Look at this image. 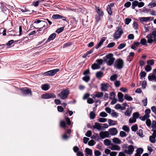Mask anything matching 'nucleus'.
I'll list each match as a JSON object with an SVG mask.
<instances>
[{
    "mask_svg": "<svg viewBox=\"0 0 156 156\" xmlns=\"http://www.w3.org/2000/svg\"><path fill=\"white\" fill-rule=\"evenodd\" d=\"M147 38V42L151 44L152 43H156V31L154 30L152 33L150 34L146 37Z\"/></svg>",
    "mask_w": 156,
    "mask_h": 156,
    "instance_id": "nucleus-1",
    "label": "nucleus"
},
{
    "mask_svg": "<svg viewBox=\"0 0 156 156\" xmlns=\"http://www.w3.org/2000/svg\"><path fill=\"white\" fill-rule=\"evenodd\" d=\"M104 61L108 66H111L114 63L115 58L113 57L112 54H109L103 57Z\"/></svg>",
    "mask_w": 156,
    "mask_h": 156,
    "instance_id": "nucleus-2",
    "label": "nucleus"
},
{
    "mask_svg": "<svg viewBox=\"0 0 156 156\" xmlns=\"http://www.w3.org/2000/svg\"><path fill=\"white\" fill-rule=\"evenodd\" d=\"M124 65V61L121 58L117 59L115 62L114 66L117 69H122Z\"/></svg>",
    "mask_w": 156,
    "mask_h": 156,
    "instance_id": "nucleus-3",
    "label": "nucleus"
},
{
    "mask_svg": "<svg viewBox=\"0 0 156 156\" xmlns=\"http://www.w3.org/2000/svg\"><path fill=\"white\" fill-rule=\"evenodd\" d=\"M117 28V30L115 32L113 35L115 39L119 38L123 33V30L120 27H119Z\"/></svg>",
    "mask_w": 156,
    "mask_h": 156,
    "instance_id": "nucleus-4",
    "label": "nucleus"
},
{
    "mask_svg": "<svg viewBox=\"0 0 156 156\" xmlns=\"http://www.w3.org/2000/svg\"><path fill=\"white\" fill-rule=\"evenodd\" d=\"M125 147L126 148H127L128 149H126L124 151V153L128 154L131 155L132 154L134 151V148L133 146L132 145H129L127 147L126 144L125 145Z\"/></svg>",
    "mask_w": 156,
    "mask_h": 156,
    "instance_id": "nucleus-5",
    "label": "nucleus"
},
{
    "mask_svg": "<svg viewBox=\"0 0 156 156\" xmlns=\"http://www.w3.org/2000/svg\"><path fill=\"white\" fill-rule=\"evenodd\" d=\"M69 93V91L66 89L62 91L58 94V96L62 99H64L66 98Z\"/></svg>",
    "mask_w": 156,
    "mask_h": 156,
    "instance_id": "nucleus-6",
    "label": "nucleus"
},
{
    "mask_svg": "<svg viewBox=\"0 0 156 156\" xmlns=\"http://www.w3.org/2000/svg\"><path fill=\"white\" fill-rule=\"evenodd\" d=\"M144 5V3L143 2H139L138 1L135 0L132 2V8L134 9L135 7L137 6L139 8H141Z\"/></svg>",
    "mask_w": 156,
    "mask_h": 156,
    "instance_id": "nucleus-7",
    "label": "nucleus"
},
{
    "mask_svg": "<svg viewBox=\"0 0 156 156\" xmlns=\"http://www.w3.org/2000/svg\"><path fill=\"white\" fill-rule=\"evenodd\" d=\"M56 98L55 95L52 93H46L43 94L41 96V98L44 99H48L52 98Z\"/></svg>",
    "mask_w": 156,
    "mask_h": 156,
    "instance_id": "nucleus-8",
    "label": "nucleus"
},
{
    "mask_svg": "<svg viewBox=\"0 0 156 156\" xmlns=\"http://www.w3.org/2000/svg\"><path fill=\"white\" fill-rule=\"evenodd\" d=\"M59 69H57L53 70H51L45 72L44 73V75L52 76L55 75L57 72L59 71Z\"/></svg>",
    "mask_w": 156,
    "mask_h": 156,
    "instance_id": "nucleus-9",
    "label": "nucleus"
},
{
    "mask_svg": "<svg viewBox=\"0 0 156 156\" xmlns=\"http://www.w3.org/2000/svg\"><path fill=\"white\" fill-rule=\"evenodd\" d=\"M22 94L23 95H27L28 94H31V90L27 88L23 87L20 89Z\"/></svg>",
    "mask_w": 156,
    "mask_h": 156,
    "instance_id": "nucleus-10",
    "label": "nucleus"
},
{
    "mask_svg": "<svg viewBox=\"0 0 156 156\" xmlns=\"http://www.w3.org/2000/svg\"><path fill=\"white\" fill-rule=\"evenodd\" d=\"M108 84L102 83L101 84V89L102 91H107V89L109 87Z\"/></svg>",
    "mask_w": 156,
    "mask_h": 156,
    "instance_id": "nucleus-11",
    "label": "nucleus"
},
{
    "mask_svg": "<svg viewBox=\"0 0 156 156\" xmlns=\"http://www.w3.org/2000/svg\"><path fill=\"white\" fill-rule=\"evenodd\" d=\"M110 134L112 135H115L118 133V131L116 128H112L109 130Z\"/></svg>",
    "mask_w": 156,
    "mask_h": 156,
    "instance_id": "nucleus-12",
    "label": "nucleus"
},
{
    "mask_svg": "<svg viewBox=\"0 0 156 156\" xmlns=\"http://www.w3.org/2000/svg\"><path fill=\"white\" fill-rule=\"evenodd\" d=\"M106 39V37H103L101 39V40L99 42L98 44L96 46L95 48L97 49H98L99 47H100L101 45L102 44L103 42L105 41Z\"/></svg>",
    "mask_w": 156,
    "mask_h": 156,
    "instance_id": "nucleus-13",
    "label": "nucleus"
},
{
    "mask_svg": "<svg viewBox=\"0 0 156 156\" xmlns=\"http://www.w3.org/2000/svg\"><path fill=\"white\" fill-rule=\"evenodd\" d=\"M1 4L0 8L2 9V11L5 13L8 10V9L6 7V4L5 3L3 2L1 3Z\"/></svg>",
    "mask_w": 156,
    "mask_h": 156,
    "instance_id": "nucleus-14",
    "label": "nucleus"
},
{
    "mask_svg": "<svg viewBox=\"0 0 156 156\" xmlns=\"http://www.w3.org/2000/svg\"><path fill=\"white\" fill-rule=\"evenodd\" d=\"M96 10L99 16H102L104 15V13L102 10L100 9L99 7H96Z\"/></svg>",
    "mask_w": 156,
    "mask_h": 156,
    "instance_id": "nucleus-15",
    "label": "nucleus"
},
{
    "mask_svg": "<svg viewBox=\"0 0 156 156\" xmlns=\"http://www.w3.org/2000/svg\"><path fill=\"white\" fill-rule=\"evenodd\" d=\"M56 36V34L55 33H53L51 34L45 43H47L49 41L53 40L55 37Z\"/></svg>",
    "mask_w": 156,
    "mask_h": 156,
    "instance_id": "nucleus-16",
    "label": "nucleus"
},
{
    "mask_svg": "<svg viewBox=\"0 0 156 156\" xmlns=\"http://www.w3.org/2000/svg\"><path fill=\"white\" fill-rule=\"evenodd\" d=\"M108 127V126L107 123L104 124L103 126H102L99 124H98V126L96 128L98 130H104V128H107Z\"/></svg>",
    "mask_w": 156,
    "mask_h": 156,
    "instance_id": "nucleus-17",
    "label": "nucleus"
},
{
    "mask_svg": "<svg viewBox=\"0 0 156 156\" xmlns=\"http://www.w3.org/2000/svg\"><path fill=\"white\" fill-rule=\"evenodd\" d=\"M151 18L150 17H142L140 18V20L141 21L147 22L149 21H151L154 19V18L152 17V19L151 20Z\"/></svg>",
    "mask_w": 156,
    "mask_h": 156,
    "instance_id": "nucleus-18",
    "label": "nucleus"
},
{
    "mask_svg": "<svg viewBox=\"0 0 156 156\" xmlns=\"http://www.w3.org/2000/svg\"><path fill=\"white\" fill-rule=\"evenodd\" d=\"M39 23H41L42 25H43V27H45V24H47V23L45 21L39 20H35V21L34 23V24Z\"/></svg>",
    "mask_w": 156,
    "mask_h": 156,
    "instance_id": "nucleus-19",
    "label": "nucleus"
},
{
    "mask_svg": "<svg viewBox=\"0 0 156 156\" xmlns=\"http://www.w3.org/2000/svg\"><path fill=\"white\" fill-rule=\"evenodd\" d=\"M132 109L131 108H127L126 111L125 112V115L128 116H130V114H131Z\"/></svg>",
    "mask_w": 156,
    "mask_h": 156,
    "instance_id": "nucleus-20",
    "label": "nucleus"
},
{
    "mask_svg": "<svg viewBox=\"0 0 156 156\" xmlns=\"http://www.w3.org/2000/svg\"><path fill=\"white\" fill-rule=\"evenodd\" d=\"M148 78L149 81H156V76L154 74H152L151 75H149Z\"/></svg>",
    "mask_w": 156,
    "mask_h": 156,
    "instance_id": "nucleus-21",
    "label": "nucleus"
},
{
    "mask_svg": "<svg viewBox=\"0 0 156 156\" xmlns=\"http://www.w3.org/2000/svg\"><path fill=\"white\" fill-rule=\"evenodd\" d=\"M118 98L119 99V101L120 102H122L123 101V94L121 92H119L118 94Z\"/></svg>",
    "mask_w": 156,
    "mask_h": 156,
    "instance_id": "nucleus-22",
    "label": "nucleus"
},
{
    "mask_svg": "<svg viewBox=\"0 0 156 156\" xmlns=\"http://www.w3.org/2000/svg\"><path fill=\"white\" fill-rule=\"evenodd\" d=\"M151 112V110L150 109H146L145 111V115L143 116H140V117H149L150 115H149V113H150Z\"/></svg>",
    "mask_w": 156,
    "mask_h": 156,
    "instance_id": "nucleus-23",
    "label": "nucleus"
},
{
    "mask_svg": "<svg viewBox=\"0 0 156 156\" xmlns=\"http://www.w3.org/2000/svg\"><path fill=\"white\" fill-rule=\"evenodd\" d=\"M110 149L112 150H115L119 151L120 148L119 146L115 145L112 146L110 148Z\"/></svg>",
    "mask_w": 156,
    "mask_h": 156,
    "instance_id": "nucleus-24",
    "label": "nucleus"
},
{
    "mask_svg": "<svg viewBox=\"0 0 156 156\" xmlns=\"http://www.w3.org/2000/svg\"><path fill=\"white\" fill-rule=\"evenodd\" d=\"M41 88L43 90L47 91L49 89L50 87L47 84H44L42 86Z\"/></svg>",
    "mask_w": 156,
    "mask_h": 156,
    "instance_id": "nucleus-25",
    "label": "nucleus"
},
{
    "mask_svg": "<svg viewBox=\"0 0 156 156\" xmlns=\"http://www.w3.org/2000/svg\"><path fill=\"white\" fill-rule=\"evenodd\" d=\"M140 43L143 45H144L146 46H147L146 40L144 38H143L140 40Z\"/></svg>",
    "mask_w": 156,
    "mask_h": 156,
    "instance_id": "nucleus-26",
    "label": "nucleus"
},
{
    "mask_svg": "<svg viewBox=\"0 0 156 156\" xmlns=\"http://www.w3.org/2000/svg\"><path fill=\"white\" fill-rule=\"evenodd\" d=\"M85 151L87 153V154H88L90 156H92V150L91 149H90L88 148H86L85 149Z\"/></svg>",
    "mask_w": 156,
    "mask_h": 156,
    "instance_id": "nucleus-27",
    "label": "nucleus"
},
{
    "mask_svg": "<svg viewBox=\"0 0 156 156\" xmlns=\"http://www.w3.org/2000/svg\"><path fill=\"white\" fill-rule=\"evenodd\" d=\"M113 142L115 144H120L121 142V140L117 137L114 138L113 140Z\"/></svg>",
    "mask_w": 156,
    "mask_h": 156,
    "instance_id": "nucleus-28",
    "label": "nucleus"
},
{
    "mask_svg": "<svg viewBox=\"0 0 156 156\" xmlns=\"http://www.w3.org/2000/svg\"><path fill=\"white\" fill-rule=\"evenodd\" d=\"M52 18L54 19H57L60 18H62V16L59 14H55L53 15L52 16Z\"/></svg>",
    "mask_w": 156,
    "mask_h": 156,
    "instance_id": "nucleus-29",
    "label": "nucleus"
},
{
    "mask_svg": "<svg viewBox=\"0 0 156 156\" xmlns=\"http://www.w3.org/2000/svg\"><path fill=\"white\" fill-rule=\"evenodd\" d=\"M91 67L93 69L95 70L99 69L100 66H99L96 63H94L92 65Z\"/></svg>",
    "mask_w": 156,
    "mask_h": 156,
    "instance_id": "nucleus-30",
    "label": "nucleus"
},
{
    "mask_svg": "<svg viewBox=\"0 0 156 156\" xmlns=\"http://www.w3.org/2000/svg\"><path fill=\"white\" fill-rule=\"evenodd\" d=\"M124 98L126 100L128 101H131L133 100V98L130 96H129L128 94H125L124 96Z\"/></svg>",
    "mask_w": 156,
    "mask_h": 156,
    "instance_id": "nucleus-31",
    "label": "nucleus"
},
{
    "mask_svg": "<svg viewBox=\"0 0 156 156\" xmlns=\"http://www.w3.org/2000/svg\"><path fill=\"white\" fill-rule=\"evenodd\" d=\"M103 75V73L101 71H99L96 73V77L98 78L101 77Z\"/></svg>",
    "mask_w": 156,
    "mask_h": 156,
    "instance_id": "nucleus-32",
    "label": "nucleus"
},
{
    "mask_svg": "<svg viewBox=\"0 0 156 156\" xmlns=\"http://www.w3.org/2000/svg\"><path fill=\"white\" fill-rule=\"evenodd\" d=\"M104 144L107 146L110 145L111 144V142L108 139H105L104 141Z\"/></svg>",
    "mask_w": 156,
    "mask_h": 156,
    "instance_id": "nucleus-33",
    "label": "nucleus"
},
{
    "mask_svg": "<svg viewBox=\"0 0 156 156\" xmlns=\"http://www.w3.org/2000/svg\"><path fill=\"white\" fill-rule=\"evenodd\" d=\"M132 131L136 132L138 129V126L137 124H135L132 126L131 127Z\"/></svg>",
    "mask_w": 156,
    "mask_h": 156,
    "instance_id": "nucleus-34",
    "label": "nucleus"
},
{
    "mask_svg": "<svg viewBox=\"0 0 156 156\" xmlns=\"http://www.w3.org/2000/svg\"><path fill=\"white\" fill-rule=\"evenodd\" d=\"M156 137L152 136H150L149 137L150 141L152 143H154L155 141Z\"/></svg>",
    "mask_w": 156,
    "mask_h": 156,
    "instance_id": "nucleus-35",
    "label": "nucleus"
},
{
    "mask_svg": "<svg viewBox=\"0 0 156 156\" xmlns=\"http://www.w3.org/2000/svg\"><path fill=\"white\" fill-rule=\"evenodd\" d=\"M103 60L102 59H97L96 60V64L99 66L103 64Z\"/></svg>",
    "mask_w": 156,
    "mask_h": 156,
    "instance_id": "nucleus-36",
    "label": "nucleus"
},
{
    "mask_svg": "<svg viewBox=\"0 0 156 156\" xmlns=\"http://www.w3.org/2000/svg\"><path fill=\"white\" fill-rule=\"evenodd\" d=\"M140 79H142L143 77H144L146 76V73L144 71H141L140 74Z\"/></svg>",
    "mask_w": 156,
    "mask_h": 156,
    "instance_id": "nucleus-37",
    "label": "nucleus"
},
{
    "mask_svg": "<svg viewBox=\"0 0 156 156\" xmlns=\"http://www.w3.org/2000/svg\"><path fill=\"white\" fill-rule=\"evenodd\" d=\"M97 98H101L103 96V93L102 92H97L96 93Z\"/></svg>",
    "mask_w": 156,
    "mask_h": 156,
    "instance_id": "nucleus-38",
    "label": "nucleus"
},
{
    "mask_svg": "<svg viewBox=\"0 0 156 156\" xmlns=\"http://www.w3.org/2000/svg\"><path fill=\"white\" fill-rule=\"evenodd\" d=\"M140 83L142 86V88L144 89H145L147 85V82L145 81H143L142 82L140 81Z\"/></svg>",
    "mask_w": 156,
    "mask_h": 156,
    "instance_id": "nucleus-39",
    "label": "nucleus"
},
{
    "mask_svg": "<svg viewBox=\"0 0 156 156\" xmlns=\"http://www.w3.org/2000/svg\"><path fill=\"white\" fill-rule=\"evenodd\" d=\"M117 78L116 74H114L111 76L110 77V80L111 81H113L116 80Z\"/></svg>",
    "mask_w": 156,
    "mask_h": 156,
    "instance_id": "nucleus-40",
    "label": "nucleus"
},
{
    "mask_svg": "<svg viewBox=\"0 0 156 156\" xmlns=\"http://www.w3.org/2000/svg\"><path fill=\"white\" fill-rule=\"evenodd\" d=\"M122 129L127 132H129V127L126 125L123 126L122 128Z\"/></svg>",
    "mask_w": 156,
    "mask_h": 156,
    "instance_id": "nucleus-41",
    "label": "nucleus"
},
{
    "mask_svg": "<svg viewBox=\"0 0 156 156\" xmlns=\"http://www.w3.org/2000/svg\"><path fill=\"white\" fill-rule=\"evenodd\" d=\"M108 122L110 126L115 125L116 124L115 122L110 119L108 120Z\"/></svg>",
    "mask_w": 156,
    "mask_h": 156,
    "instance_id": "nucleus-42",
    "label": "nucleus"
},
{
    "mask_svg": "<svg viewBox=\"0 0 156 156\" xmlns=\"http://www.w3.org/2000/svg\"><path fill=\"white\" fill-rule=\"evenodd\" d=\"M106 10L108 13L110 15H111L112 12L111 8H110L109 6H107L106 8Z\"/></svg>",
    "mask_w": 156,
    "mask_h": 156,
    "instance_id": "nucleus-43",
    "label": "nucleus"
},
{
    "mask_svg": "<svg viewBox=\"0 0 156 156\" xmlns=\"http://www.w3.org/2000/svg\"><path fill=\"white\" fill-rule=\"evenodd\" d=\"M66 126V122L63 121H60V126L61 127H62L64 129L65 128Z\"/></svg>",
    "mask_w": 156,
    "mask_h": 156,
    "instance_id": "nucleus-44",
    "label": "nucleus"
},
{
    "mask_svg": "<svg viewBox=\"0 0 156 156\" xmlns=\"http://www.w3.org/2000/svg\"><path fill=\"white\" fill-rule=\"evenodd\" d=\"M137 134L141 137H143V133L142 130L141 129H139L137 132Z\"/></svg>",
    "mask_w": 156,
    "mask_h": 156,
    "instance_id": "nucleus-45",
    "label": "nucleus"
},
{
    "mask_svg": "<svg viewBox=\"0 0 156 156\" xmlns=\"http://www.w3.org/2000/svg\"><path fill=\"white\" fill-rule=\"evenodd\" d=\"M130 118L129 120V122L130 123H134L136 121V118Z\"/></svg>",
    "mask_w": 156,
    "mask_h": 156,
    "instance_id": "nucleus-46",
    "label": "nucleus"
},
{
    "mask_svg": "<svg viewBox=\"0 0 156 156\" xmlns=\"http://www.w3.org/2000/svg\"><path fill=\"white\" fill-rule=\"evenodd\" d=\"M83 80L86 82H88L90 80V77L89 76H86L82 78Z\"/></svg>",
    "mask_w": 156,
    "mask_h": 156,
    "instance_id": "nucleus-47",
    "label": "nucleus"
},
{
    "mask_svg": "<svg viewBox=\"0 0 156 156\" xmlns=\"http://www.w3.org/2000/svg\"><path fill=\"white\" fill-rule=\"evenodd\" d=\"M126 45V44L125 43H121L119 44L117 48L119 49H121L123 48Z\"/></svg>",
    "mask_w": 156,
    "mask_h": 156,
    "instance_id": "nucleus-48",
    "label": "nucleus"
},
{
    "mask_svg": "<svg viewBox=\"0 0 156 156\" xmlns=\"http://www.w3.org/2000/svg\"><path fill=\"white\" fill-rule=\"evenodd\" d=\"M95 156H99L101 154V152L99 151L94 150V151Z\"/></svg>",
    "mask_w": 156,
    "mask_h": 156,
    "instance_id": "nucleus-49",
    "label": "nucleus"
},
{
    "mask_svg": "<svg viewBox=\"0 0 156 156\" xmlns=\"http://www.w3.org/2000/svg\"><path fill=\"white\" fill-rule=\"evenodd\" d=\"M145 70L147 72L150 71L151 70V67L149 65H147L145 67Z\"/></svg>",
    "mask_w": 156,
    "mask_h": 156,
    "instance_id": "nucleus-50",
    "label": "nucleus"
},
{
    "mask_svg": "<svg viewBox=\"0 0 156 156\" xmlns=\"http://www.w3.org/2000/svg\"><path fill=\"white\" fill-rule=\"evenodd\" d=\"M111 114V115L114 117H117L118 116V114L114 110H112Z\"/></svg>",
    "mask_w": 156,
    "mask_h": 156,
    "instance_id": "nucleus-51",
    "label": "nucleus"
},
{
    "mask_svg": "<svg viewBox=\"0 0 156 156\" xmlns=\"http://www.w3.org/2000/svg\"><path fill=\"white\" fill-rule=\"evenodd\" d=\"M120 135L121 137H123L126 136L127 135L125 132L123 131H121L120 132Z\"/></svg>",
    "mask_w": 156,
    "mask_h": 156,
    "instance_id": "nucleus-52",
    "label": "nucleus"
},
{
    "mask_svg": "<svg viewBox=\"0 0 156 156\" xmlns=\"http://www.w3.org/2000/svg\"><path fill=\"white\" fill-rule=\"evenodd\" d=\"M115 45V42H112L109 43L107 46V48H111L114 46Z\"/></svg>",
    "mask_w": 156,
    "mask_h": 156,
    "instance_id": "nucleus-53",
    "label": "nucleus"
},
{
    "mask_svg": "<svg viewBox=\"0 0 156 156\" xmlns=\"http://www.w3.org/2000/svg\"><path fill=\"white\" fill-rule=\"evenodd\" d=\"M136 151L137 153H138L141 154L143 152V149L141 148H138L136 150Z\"/></svg>",
    "mask_w": 156,
    "mask_h": 156,
    "instance_id": "nucleus-54",
    "label": "nucleus"
},
{
    "mask_svg": "<svg viewBox=\"0 0 156 156\" xmlns=\"http://www.w3.org/2000/svg\"><path fill=\"white\" fill-rule=\"evenodd\" d=\"M155 2H156L155 1ZM148 6H150V7L151 8L155 7L156 6V3L155 2H150L148 4Z\"/></svg>",
    "mask_w": 156,
    "mask_h": 156,
    "instance_id": "nucleus-55",
    "label": "nucleus"
},
{
    "mask_svg": "<svg viewBox=\"0 0 156 156\" xmlns=\"http://www.w3.org/2000/svg\"><path fill=\"white\" fill-rule=\"evenodd\" d=\"M146 123L148 126L150 127L151 125V121L150 119H147L146 120Z\"/></svg>",
    "mask_w": 156,
    "mask_h": 156,
    "instance_id": "nucleus-56",
    "label": "nucleus"
},
{
    "mask_svg": "<svg viewBox=\"0 0 156 156\" xmlns=\"http://www.w3.org/2000/svg\"><path fill=\"white\" fill-rule=\"evenodd\" d=\"M64 28L63 27H61L58 29L56 30V32L58 34H59L62 32L64 30Z\"/></svg>",
    "mask_w": 156,
    "mask_h": 156,
    "instance_id": "nucleus-57",
    "label": "nucleus"
},
{
    "mask_svg": "<svg viewBox=\"0 0 156 156\" xmlns=\"http://www.w3.org/2000/svg\"><path fill=\"white\" fill-rule=\"evenodd\" d=\"M92 135L91 131L90 130L87 131L85 134V135L86 136L90 137Z\"/></svg>",
    "mask_w": 156,
    "mask_h": 156,
    "instance_id": "nucleus-58",
    "label": "nucleus"
},
{
    "mask_svg": "<svg viewBox=\"0 0 156 156\" xmlns=\"http://www.w3.org/2000/svg\"><path fill=\"white\" fill-rule=\"evenodd\" d=\"M154 63V60L153 59L149 60L147 61V64L150 65H153Z\"/></svg>",
    "mask_w": 156,
    "mask_h": 156,
    "instance_id": "nucleus-59",
    "label": "nucleus"
},
{
    "mask_svg": "<svg viewBox=\"0 0 156 156\" xmlns=\"http://www.w3.org/2000/svg\"><path fill=\"white\" fill-rule=\"evenodd\" d=\"M95 144V143L94 142V141L93 140H91L88 143V145L90 146H93Z\"/></svg>",
    "mask_w": 156,
    "mask_h": 156,
    "instance_id": "nucleus-60",
    "label": "nucleus"
},
{
    "mask_svg": "<svg viewBox=\"0 0 156 156\" xmlns=\"http://www.w3.org/2000/svg\"><path fill=\"white\" fill-rule=\"evenodd\" d=\"M87 102L89 104H92L94 102V101L93 99L89 98L87 99Z\"/></svg>",
    "mask_w": 156,
    "mask_h": 156,
    "instance_id": "nucleus-61",
    "label": "nucleus"
},
{
    "mask_svg": "<svg viewBox=\"0 0 156 156\" xmlns=\"http://www.w3.org/2000/svg\"><path fill=\"white\" fill-rule=\"evenodd\" d=\"M73 150L74 152L75 153H77L79 151V149L77 146H74L73 148Z\"/></svg>",
    "mask_w": 156,
    "mask_h": 156,
    "instance_id": "nucleus-62",
    "label": "nucleus"
},
{
    "mask_svg": "<svg viewBox=\"0 0 156 156\" xmlns=\"http://www.w3.org/2000/svg\"><path fill=\"white\" fill-rule=\"evenodd\" d=\"M100 116L103 117H106L107 116V114L105 112H102L100 114Z\"/></svg>",
    "mask_w": 156,
    "mask_h": 156,
    "instance_id": "nucleus-63",
    "label": "nucleus"
},
{
    "mask_svg": "<svg viewBox=\"0 0 156 156\" xmlns=\"http://www.w3.org/2000/svg\"><path fill=\"white\" fill-rule=\"evenodd\" d=\"M77 156H84L83 152L80 151H78L76 153Z\"/></svg>",
    "mask_w": 156,
    "mask_h": 156,
    "instance_id": "nucleus-64",
    "label": "nucleus"
}]
</instances>
